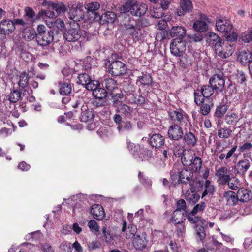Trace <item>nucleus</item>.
Segmentation results:
<instances>
[{
  "label": "nucleus",
  "mask_w": 252,
  "mask_h": 252,
  "mask_svg": "<svg viewBox=\"0 0 252 252\" xmlns=\"http://www.w3.org/2000/svg\"><path fill=\"white\" fill-rule=\"evenodd\" d=\"M147 5L144 3H139L135 0H127L121 7L122 13L130 12L135 16L141 17L144 15L147 11Z\"/></svg>",
  "instance_id": "f257e3e1"
},
{
  "label": "nucleus",
  "mask_w": 252,
  "mask_h": 252,
  "mask_svg": "<svg viewBox=\"0 0 252 252\" xmlns=\"http://www.w3.org/2000/svg\"><path fill=\"white\" fill-rule=\"evenodd\" d=\"M168 113L169 118L172 121L174 122V123L186 127L191 126L189 117L183 110L180 109L170 110Z\"/></svg>",
  "instance_id": "f03ea898"
},
{
  "label": "nucleus",
  "mask_w": 252,
  "mask_h": 252,
  "mask_svg": "<svg viewBox=\"0 0 252 252\" xmlns=\"http://www.w3.org/2000/svg\"><path fill=\"white\" fill-rule=\"evenodd\" d=\"M127 149L132 152L135 159L143 161L146 158L147 148L144 145L139 144H134L129 139H126Z\"/></svg>",
  "instance_id": "7ed1b4c3"
},
{
  "label": "nucleus",
  "mask_w": 252,
  "mask_h": 252,
  "mask_svg": "<svg viewBox=\"0 0 252 252\" xmlns=\"http://www.w3.org/2000/svg\"><path fill=\"white\" fill-rule=\"evenodd\" d=\"M108 66L109 73L113 76H119L125 74L126 73V68L125 64L120 61H114L111 62L108 61L106 63Z\"/></svg>",
  "instance_id": "20e7f679"
},
{
  "label": "nucleus",
  "mask_w": 252,
  "mask_h": 252,
  "mask_svg": "<svg viewBox=\"0 0 252 252\" xmlns=\"http://www.w3.org/2000/svg\"><path fill=\"white\" fill-rule=\"evenodd\" d=\"M74 108L81 107L80 121L87 122L92 120L94 118V114L92 110L88 109L87 105L82 99H78L72 105Z\"/></svg>",
  "instance_id": "39448f33"
},
{
  "label": "nucleus",
  "mask_w": 252,
  "mask_h": 252,
  "mask_svg": "<svg viewBox=\"0 0 252 252\" xmlns=\"http://www.w3.org/2000/svg\"><path fill=\"white\" fill-rule=\"evenodd\" d=\"M214 48L216 55L223 59L229 57L233 53L232 46L224 40L217 44Z\"/></svg>",
  "instance_id": "423d86ee"
},
{
  "label": "nucleus",
  "mask_w": 252,
  "mask_h": 252,
  "mask_svg": "<svg viewBox=\"0 0 252 252\" xmlns=\"http://www.w3.org/2000/svg\"><path fill=\"white\" fill-rule=\"evenodd\" d=\"M170 49L172 55L176 57H180L186 50V42L181 38H174L170 44Z\"/></svg>",
  "instance_id": "0eeeda50"
},
{
  "label": "nucleus",
  "mask_w": 252,
  "mask_h": 252,
  "mask_svg": "<svg viewBox=\"0 0 252 252\" xmlns=\"http://www.w3.org/2000/svg\"><path fill=\"white\" fill-rule=\"evenodd\" d=\"M82 32L77 23L74 22L71 24L70 28L64 33V38L69 42L78 41L81 37Z\"/></svg>",
  "instance_id": "6e6552de"
},
{
  "label": "nucleus",
  "mask_w": 252,
  "mask_h": 252,
  "mask_svg": "<svg viewBox=\"0 0 252 252\" xmlns=\"http://www.w3.org/2000/svg\"><path fill=\"white\" fill-rule=\"evenodd\" d=\"M126 29L127 33L132 36L135 41L141 40L145 37L144 29L136 23L135 25L127 24L126 26Z\"/></svg>",
  "instance_id": "1a4fd4ad"
},
{
  "label": "nucleus",
  "mask_w": 252,
  "mask_h": 252,
  "mask_svg": "<svg viewBox=\"0 0 252 252\" xmlns=\"http://www.w3.org/2000/svg\"><path fill=\"white\" fill-rule=\"evenodd\" d=\"M68 6L70 8L68 15L71 20L75 22L83 18L84 14L82 3H70Z\"/></svg>",
  "instance_id": "9d476101"
},
{
  "label": "nucleus",
  "mask_w": 252,
  "mask_h": 252,
  "mask_svg": "<svg viewBox=\"0 0 252 252\" xmlns=\"http://www.w3.org/2000/svg\"><path fill=\"white\" fill-rule=\"evenodd\" d=\"M182 126L175 123H173L169 126L167 131V135L170 140L178 141L183 137L184 131Z\"/></svg>",
  "instance_id": "9b49d317"
},
{
  "label": "nucleus",
  "mask_w": 252,
  "mask_h": 252,
  "mask_svg": "<svg viewBox=\"0 0 252 252\" xmlns=\"http://www.w3.org/2000/svg\"><path fill=\"white\" fill-rule=\"evenodd\" d=\"M209 84L217 93L222 92L225 87V80L220 75L215 74L209 79Z\"/></svg>",
  "instance_id": "f8f14e48"
},
{
  "label": "nucleus",
  "mask_w": 252,
  "mask_h": 252,
  "mask_svg": "<svg viewBox=\"0 0 252 252\" xmlns=\"http://www.w3.org/2000/svg\"><path fill=\"white\" fill-rule=\"evenodd\" d=\"M149 143L155 149L161 148L165 144L164 136L160 133H151L149 135Z\"/></svg>",
  "instance_id": "ddd939ff"
},
{
  "label": "nucleus",
  "mask_w": 252,
  "mask_h": 252,
  "mask_svg": "<svg viewBox=\"0 0 252 252\" xmlns=\"http://www.w3.org/2000/svg\"><path fill=\"white\" fill-rule=\"evenodd\" d=\"M180 7L175 10V14L178 16H184L186 13L190 12L193 9L190 0H180Z\"/></svg>",
  "instance_id": "4468645a"
},
{
  "label": "nucleus",
  "mask_w": 252,
  "mask_h": 252,
  "mask_svg": "<svg viewBox=\"0 0 252 252\" xmlns=\"http://www.w3.org/2000/svg\"><path fill=\"white\" fill-rule=\"evenodd\" d=\"M148 240L145 233L137 235L132 241V244L137 250L142 251L147 248Z\"/></svg>",
  "instance_id": "2eb2a0df"
},
{
  "label": "nucleus",
  "mask_w": 252,
  "mask_h": 252,
  "mask_svg": "<svg viewBox=\"0 0 252 252\" xmlns=\"http://www.w3.org/2000/svg\"><path fill=\"white\" fill-rule=\"evenodd\" d=\"M42 6L52 8L53 10L56 11V15L57 16L59 15L64 13L66 10L65 5L62 2H53L51 1H47V0H44L42 4Z\"/></svg>",
  "instance_id": "dca6fc26"
},
{
  "label": "nucleus",
  "mask_w": 252,
  "mask_h": 252,
  "mask_svg": "<svg viewBox=\"0 0 252 252\" xmlns=\"http://www.w3.org/2000/svg\"><path fill=\"white\" fill-rule=\"evenodd\" d=\"M54 35L52 31H49L45 34L36 36V40L38 45L44 47L49 46L53 41Z\"/></svg>",
  "instance_id": "f3484780"
},
{
  "label": "nucleus",
  "mask_w": 252,
  "mask_h": 252,
  "mask_svg": "<svg viewBox=\"0 0 252 252\" xmlns=\"http://www.w3.org/2000/svg\"><path fill=\"white\" fill-rule=\"evenodd\" d=\"M217 30L225 34H228L231 32L233 28V25L229 20L226 19H219L216 22Z\"/></svg>",
  "instance_id": "a211bd4d"
},
{
  "label": "nucleus",
  "mask_w": 252,
  "mask_h": 252,
  "mask_svg": "<svg viewBox=\"0 0 252 252\" xmlns=\"http://www.w3.org/2000/svg\"><path fill=\"white\" fill-rule=\"evenodd\" d=\"M179 180L182 184L189 185V188H192L193 182L192 181V173L190 170L187 169L180 170Z\"/></svg>",
  "instance_id": "6ab92c4d"
},
{
  "label": "nucleus",
  "mask_w": 252,
  "mask_h": 252,
  "mask_svg": "<svg viewBox=\"0 0 252 252\" xmlns=\"http://www.w3.org/2000/svg\"><path fill=\"white\" fill-rule=\"evenodd\" d=\"M237 59L242 65H249L252 62V53L248 50L240 51L238 54Z\"/></svg>",
  "instance_id": "aec40b11"
},
{
  "label": "nucleus",
  "mask_w": 252,
  "mask_h": 252,
  "mask_svg": "<svg viewBox=\"0 0 252 252\" xmlns=\"http://www.w3.org/2000/svg\"><path fill=\"white\" fill-rule=\"evenodd\" d=\"M122 231L125 233V237L126 239H134V237L136 236L137 227L134 224H129L127 228V223L124 221L123 223Z\"/></svg>",
  "instance_id": "412c9836"
},
{
  "label": "nucleus",
  "mask_w": 252,
  "mask_h": 252,
  "mask_svg": "<svg viewBox=\"0 0 252 252\" xmlns=\"http://www.w3.org/2000/svg\"><path fill=\"white\" fill-rule=\"evenodd\" d=\"M250 166V162L248 159H244L240 160L235 166V171L237 174L243 175L248 171Z\"/></svg>",
  "instance_id": "4be33fe9"
},
{
  "label": "nucleus",
  "mask_w": 252,
  "mask_h": 252,
  "mask_svg": "<svg viewBox=\"0 0 252 252\" xmlns=\"http://www.w3.org/2000/svg\"><path fill=\"white\" fill-rule=\"evenodd\" d=\"M90 212L93 217L97 220H102L104 217L103 208L99 204H94L92 205Z\"/></svg>",
  "instance_id": "5701e85b"
},
{
  "label": "nucleus",
  "mask_w": 252,
  "mask_h": 252,
  "mask_svg": "<svg viewBox=\"0 0 252 252\" xmlns=\"http://www.w3.org/2000/svg\"><path fill=\"white\" fill-rule=\"evenodd\" d=\"M227 168L226 167H222L219 168L216 173V176L223 184H226L230 179V175L227 174Z\"/></svg>",
  "instance_id": "b1692460"
},
{
  "label": "nucleus",
  "mask_w": 252,
  "mask_h": 252,
  "mask_svg": "<svg viewBox=\"0 0 252 252\" xmlns=\"http://www.w3.org/2000/svg\"><path fill=\"white\" fill-rule=\"evenodd\" d=\"M0 27L3 32L9 34L14 32L15 27L12 21L10 20H4L0 22Z\"/></svg>",
  "instance_id": "393cba45"
},
{
  "label": "nucleus",
  "mask_w": 252,
  "mask_h": 252,
  "mask_svg": "<svg viewBox=\"0 0 252 252\" xmlns=\"http://www.w3.org/2000/svg\"><path fill=\"white\" fill-rule=\"evenodd\" d=\"M238 200L242 202H248L250 201L251 203L252 201L251 200V194L249 191L244 189H240L237 191Z\"/></svg>",
  "instance_id": "a878e982"
},
{
  "label": "nucleus",
  "mask_w": 252,
  "mask_h": 252,
  "mask_svg": "<svg viewBox=\"0 0 252 252\" xmlns=\"http://www.w3.org/2000/svg\"><path fill=\"white\" fill-rule=\"evenodd\" d=\"M224 198L227 204L230 206L235 205L238 201L237 195L232 191L226 192L224 194Z\"/></svg>",
  "instance_id": "bb28decb"
},
{
  "label": "nucleus",
  "mask_w": 252,
  "mask_h": 252,
  "mask_svg": "<svg viewBox=\"0 0 252 252\" xmlns=\"http://www.w3.org/2000/svg\"><path fill=\"white\" fill-rule=\"evenodd\" d=\"M152 82V78L149 74L142 73V74L138 77L136 80L137 85H142L144 86H150Z\"/></svg>",
  "instance_id": "cd10ccee"
},
{
  "label": "nucleus",
  "mask_w": 252,
  "mask_h": 252,
  "mask_svg": "<svg viewBox=\"0 0 252 252\" xmlns=\"http://www.w3.org/2000/svg\"><path fill=\"white\" fill-rule=\"evenodd\" d=\"M184 140L187 145L189 146H194L197 143V138L192 132H185L183 135Z\"/></svg>",
  "instance_id": "c85d7f7f"
},
{
  "label": "nucleus",
  "mask_w": 252,
  "mask_h": 252,
  "mask_svg": "<svg viewBox=\"0 0 252 252\" xmlns=\"http://www.w3.org/2000/svg\"><path fill=\"white\" fill-rule=\"evenodd\" d=\"M201 105L200 112L203 115H207L210 112L211 107L213 106L212 98L206 99Z\"/></svg>",
  "instance_id": "c756f323"
},
{
  "label": "nucleus",
  "mask_w": 252,
  "mask_h": 252,
  "mask_svg": "<svg viewBox=\"0 0 252 252\" xmlns=\"http://www.w3.org/2000/svg\"><path fill=\"white\" fill-rule=\"evenodd\" d=\"M186 30L182 26H174L171 30L170 35L172 37L178 36L182 39L186 34Z\"/></svg>",
  "instance_id": "7c9ffc66"
},
{
  "label": "nucleus",
  "mask_w": 252,
  "mask_h": 252,
  "mask_svg": "<svg viewBox=\"0 0 252 252\" xmlns=\"http://www.w3.org/2000/svg\"><path fill=\"white\" fill-rule=\"evenodd\" d=\"M191 160V163L189 164L188 166L189 167V168L193 171L195 172L200 170L202 166L201 158L195 155Z\"/></svg>",
  "instance_id": "2f4dec72"
},
{
  "label": "nucleus",
  "mask_w": 252,
  "mask_h": 252,
  "mask_svg": "<svg viewBox=\"0 0 252 252\" xmlns=\"http://www.w3.org/2000/svg\"><path fill=\"white\" fill-rule=\"evenodd\" d=\"M195 153H192L190 151H186L181 156V161L184 166H188L191 163Z\"/></svg>",
  "instance_id": "473e14b6"
},
{
  "label": "nucleus",
  "mask_w": 252,
  "mask_h": 252,
  "mask_svg": "<svg viewBox=\"0 0 252 252\" xmlns=\"http://www.w3.org/2000/svg\"><path fill=\"white\" fill-rule=\"evenodd\" d=\"M223 40L220 36L214 32H211L208 34L207 41L210 45L214 46V48L217 44L222 42Z\"/></svg>",
  "instance_id": "72a5a7b5"
},
{
  "label": "nucleus",
  "mask_w": 252,
  "mask_h": 252,
  "mask_svg": "<svg viewBox=\"0 0 252 252\" xmlns=\"http://www.w3.org/2000/svg\"><path fill=\"white\" fill-rule=\"evenodd\" d=\"M215 191L214 186L211 184V182L206 180L204 184V190L202 194V198L206 195H212L214 194Z\"/></svg>",
  "instance_id": "f704fd0d"
},
{
  "label": "nucleus",
  "mask_w": 252,
  "mask_h": 252,
  "mask_svg": "<svg viewBox=\"0 0 252 252\" xmlns=\"http://www.w3.org/2000/svg\"><path fill=\"white\" fill-rule=\"evenodd\" d=\"M184 219V212L175 210L172 214L171 221L174 224H180L183 221Z\"/></svg>",
  "instance_id": "c9c22d12"
},
{
  "label": "nucleus",
  "mask_w": 252,
  "mask_h": 252,
  "mask_svg": "<svg viewBox=\"0 0 252 252\" xmlns=\"http://www.w3.org/2000/svg\"><path fill=\"white\" fill-rule=\"evenodd\" d=\"M133 111V108L126 104H120L117 107L116 112L128 116Z\"/></svg>",
  "instance_id": "e433bc0d"
},
{
  "label": "nucleus",
  "mask_w": 252,
  "mask_h": 252,
  "mask_svg": "<svg viewBox=\"0 0 252 252\" xmlns=\"http://www.w3.org/2000/svg\"><path fill=\"white\" fill-rule=\"evenodd\" d=\"M226 123L230 125H234L239 120L238 114L234 112H228L225 116Z\"/></svg>",
  "instance_id": "4c0bfd02"
},
{
  "label": "nucleus",
  "mask_w": 252,
  "mask_h": 252,
  "mask_svg": "<svg viewBox=\"0 0 252 252\" xmlns=\"http://www.w3.org/2000/svg\"><path fill=\"white\" fill-rule=\"evenodd\" d=\"M232 130L226 126L221 127L218 129V135L220 138H228L232 133Z\"/></svg>",
  "instance_id": "58836bf2"
},
{
  "label": "nucleus",
  "mask_w": 252,
  "mask_h": 252,
  "mask_svg": "<svg viewBox=\"0 0 252 252\" xmlns=\"http://www.w3.org/2000/svg\"><path fill=\"white\" fill-rule=\"evenodd\" d=\"M177 165H174L173 169L170 171L172 184L175 185L180 182L179 180L180 170L177 168Z\"/></svg>",
  "instance_id": "ea45409f"
},
{
  "label": "nucleus",
  "mask_w": 252,
  "mask_h": 252,
  "mask_svg": "<svg viewBox=\"0 0 252 252\" xmlns=\"http://www.w3.org/2000/svg\"><path fill=\"white\" fill-rule=\"evenodd\" d=\"M103 84L108 92H112L117 87L116 81L112 78L105 79Z\"/></svg>",
  "instance_id": "a19ab883"
},
{
  "label": "nucleus",
  "mask_w": 252,
  "mask_h": 252,
  "mask_svg": "<svg viewBox=\"0 0 252 252\" xmlns=\"http://www.w3.org/2000/svg\"><path fill=\"white\" fill-rule=\"evenodd\" d=\"M193 28L195 31L202 32L207 30L208 26L205 21L196 20L193 23Z\"/></svg>",
  "instance_id": "79ce46f5"
},
{
  "label": "nucleus",
  "mask_w": 252,
  "mask_h": 252,
  "mask_svg": "<svg viewBox=\"0 0 252 252\" xmlns=\"http://www.w3.org/2000/svg\"><path fill=\"white\" fill-rule=\"evenodd\" d=\"M60 86V93L62 95H67L71 92V86L69 82L62 83H59Z\"/></svg>",
  "instance_id": "37998d69"
},
{
  "label": "nucleus",
  "mask_w": 252,
  "mask_h": 252,
  "mask_svg": "<svg viewBox=\"0 0 252 252\" xmlns=\"http://www.w3.org/2000/svg\"><path fill=\"white\" fill-rule=\"evenodd\" d=\"M36 33L35 30L31 29H25L23 32V38L27 41L33 40L35 37H36Z\"/></svg>",
  "instance_id": "c03bdc74"
},
{
  "label": "nucleus",
  "mask_w": 252,
  "mask_h": 252,
  "mask_svg": "<svg viewBox=\"0 0 252 252\" xmlns=\"http://www.w3.org/2000/svg\"><path fill=\"white\" fill-rule=\"evenodd\" d=\"M200 91L202 92L204 96H205L206 99L211 98L210 96L215 91V89H214L210 84L203 86Z\"/></svg>",
  "instance_id": "a18cd8bd"
},
{
  "label": "nucleus",
  "mask_w": 252,
  "mask_h": 252,
  "mask_svg": "<svg viewBox=\"0 0 252 252\" xmlns=\"http://www.w3.org/2000/svg\"><path fill=\"white\" fill-rule=\"evenodd\" d=\"M29 78L30 77L28 73L26 72H22L19 76V86L22 89L26 88L29 84Z\"/></svg>",
  "instance_id": "49530a36"
},
{
  "label": "nucleus",
  "mask_w": 252,
  "mask_h": 252,
  "mask_svg": "<svg viewBox=\"0 0 252 252\" xmlns=\"http://www.w3.org/2000/svg\"><path fill=\"white\" fill-rule=\"evenodd\" d=\"M93 94L96 98L102 99L106 97L107 92L104 88L98 86L95 90H94Z\"/></svg>",
  "instance_id": "de8ad7c7"
},
{
  "label": "nucleus",
  "mask_w": 252,
  "mask_h": 252,
  "mask_svg": "<svg viewBox=\"0 0 252 252\" xmlns=\"http://www.w3.org/2000/svg\"><path fill=\"white\" fill-rule=\"evenodd\" d=\"M237 149V146L235 145L226 154L221 153L218 157V158L220 160H225L226 162L229 160V158L233 156L235 152Z\"/></svg>",
  "instance_id": "09e8293b"
},
{
  "label": "nucleus",
  "mask_w": 252,
  "mask_h": 252,
  "mask_svg": "<svg viewBox=\"0 0 252 252\" xmlns=\"http://www.w3.org/2000/svg\"><path fill=\"white\" fill-rule=\"evenodd\" d=\"M200 196L197 193L190 192L187 191L185 193V198L187 201L192 203H195L200 199Z\"/></svg>",
  "instance_id": "8fccbe9b"
},
{
  "label": "nucleus",
  "mask_w": 252,
  "mask_h": 252,
  "mask_svg": "<svg viewBox=\"0 0 252 252\" xmlns=\"http://www.w3.org/2000/svg\"><path fill=\"white\" fill-rule=\"evenodd\" d=\"M50 28H52L53 30H55L57 32L61 31L63 29L64 27V23L63 21L61 19H57L55 21L51 23V26H49Z\"/></svg>",
  "instance_id": "3c124183"
},
{
  "label": "nucleus",
  "mask_w": 252,
  "mask_h": 252,
  "mask_svg": "<svg viewBox=\"0 0 252 252\" xmlns=\"http://www.w3.org/2000/svg\"><path fill=\"white\" fill-rule=\"evenodd\" d=\"M116 16L115 14L112 12H107L102 14L101 16L98 15V17L100 19H103L107 23L114 22L116 19Z\"/></svg>",
  "instance_id": "603ef678"
},
{
  "label": "nucleus",
  "mask_w": 252,
  "mask_h": 252,
  "mask_svg": "<svg viewBox=\"0 0 252 252\" xmlns=\"http://www.w3.org/2000/svg\"><path fill=\"white\" fill-rule=\"evenodd\" d=\"M194 102L197 105H201V104L205 101V98L202 92L199 90H196L194 92Z\"/></svg>",
  "instance_id": "864d4df0"
},
{
  "label": "nucleus",
  "mask_w": 252,
  "mask_h": 252,
  "mask_svg": "<svg viewBox=\"0 0 252 252\" xmlns=\"http://www.w3.org/2000/svg\"><path fill=\"white\" fill-rule=\"evenodd\" d=\"M88 226L91 231L96 235H98L99 232V227L97 222L94 220H90L88 222Z\"/></svg>",
  "instance_id": "5fc2aeb1"
},
{
  "label": "nucleus",
  "mask_w": 252,
  "mask_h": 252,
  "mask_svg": "<svg viewBox=\"0 0 252 252\" xmlns=\"http://www.w3.org/2000/svg\"><path fill=\"white\" fill-rule=\"evenodd\" d=\"M227 183L228 184L229 188L234 190L238 189L240 186L239 180L236 178H230V179L228 180V182H227Z\"/></svg>",
  "instance_id": "6e6d98bb"
},
{
  "label": "nucleus",
  "mask_w": 252,
  "mask_h": 252,
  "mask_svg": "<svg viewBox=\"0 0 252 252\" xmlns=\"http://www.w3.org/2000/svg\"><path fill=\"white\" fill-rule=\"evenodd\" d=\"M21 92L17 90L12 91L9 95V100L12 103L17 102L21 97Z\"/></svg>",
  "instance_id": "4d7b16f0"
},
{
  "label": "nucleus",
  "mask_w": 252,
  "mask_h": 252,
  "mask_svg": "<svg viewBox=\"0 0 252 252\" xmlns=\"http://www.w3.org/2000/svg\"><path fill=\"white\" fill-rule=\"evenodd\" d=\"M90 79V77L87 74L81 73L78 75L77 83L85 86Z\"/></svg>",
  "instance_id": "13d9d810"
},
{
  "label": "nucleus",
  "mask_w": 252,
  "mask_h": 252,
  "mask_svg": "<svg viewBox=\"0 0 252 252\" xmlns=\"http://www.w3.org/2000/svg\"><path fill=\"white\" fill-rule=\"evenodd\" d=\"M228 110V106L225 105L219 106L216 108L215 116L221 118Z\"/></svg>",
  "instance_id": "bf43d9fd"
},
{
  "label": "nucleus",
  "mask_w": 252,
  "mask_h": 252,
  "mask_svg": "<svg viewBox=\"0 0 252 252\" xmlns=\"http://www.w3.org/2000/svg\"><path fill=\"white\" fill-rule=\"evenodd\" d=\"M20 252H33L35 247L29 243L22 244L20 247Z\"/></svg>",
  "instance_id": "052dcab7"
},
{
  "label": "nucleus",
  "mask_w": 252,
  "mask_h": 252,
  "mask_svg": "<svg viewBox=\"0 0 252 252\" xmlns=\"http://www.w3.org/2000/svg\"><path fill=\"white\" fill-rule=\"evenodd\" d=\"M173 151L175 156L179 157H181L186 150L181 144L176 143L174 145Z\"/></svg>",
  "instance_id": "680f3d73"
},
{
  "label": "nucleus",
  "mask_w": 252,
  "mask_h": 252,
  "mask_svg": "<svg viewBox=\"0 0 252 252\" xmlns=\"http://www.w3.org/2000/svg\"><path fill=\"white\" fill-rule=\"evenodd\" d=\"M98 86H100L99 82L95 80H91L85 86V88L88 90H91L94 92V90H95Z\"/></svg>",
  "instance_id": "e2e57ef3"
},
{
  "label": "nucleus",
  "mask_w": 252,
  "mask_h": 252,
  "mask_svg": "<svg viewBox=\"0 0 252 252\" xmlns=\"http://www.w3.org/2000/svg\"><path fill=\"white\" fill-rule=\"evenodd\" d=\"M139 179L140 182L147 187L151 186L152 184L151 180L147 177L145 176L143 172H139L138 175Z\"/></svg>",
  "instance_id": "0e129e2a"
},
{
  "label": "nucleus",
  "mask_w": 252,
  "mask_h": 252,
  "mask_svg": "<svg viewBox=\"0 0 252 252\" xmlns=\"http://www.w3.org/2000/svg\"><path fill=\"white\" fill-rule=\"evenodd\" d=\"M100 8V4L97 2H93L90 3H89L87 5V9L88 11L90 12H94L95 14V18H97L98 17V14L95 13V11L98 10Z\"/></svg>",
  "instance_id": "69168bd1"
},
{
  "label": "nucleus",
  "mask_w": 252,
  "mask_h": 252,
  "mask_svg": "<svg viewBox=\"0 0 252 252\" xmlns=\"http://www.w3.org/2000/svg\"><path fill=\"white\" fill-rule=\"evenodd\" d=\"M195 230L196 231V235L199 238L200 240L202 241L204 239L206 236V233L205 232L204 228L201 225H196L195 226Z\"/></svg>",
  "instance_id": "338daca9"
},
{
  "label": "nucleus",
  "mask_w": 252,
  "mask_h": 252,
  "mask_svg": "<svg viewBox=\"0 0 252 252\" xmlns=\"http://www.w3.org/2000/svg\"><path fill=\"white\" fill-rule=\"evenodd\" d=\"M188 36L190 41L196 42L201 41L203 38V34L200 32L188 35Z\"/></svg>",
  "instance_id": "774afa93"
}]
</instances>
